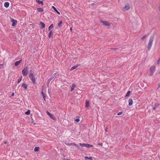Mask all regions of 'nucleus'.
<instances>
[{"mask_svg": "<svg viewBox=\"0 0 160 160\" xmlns=\"http://www.w3.org/2000/svg\"><path fill=\"white\" fill-rule=\"evenodd\" d=\"M159 106V104L158 103H156L155 104V105L153 107V109L154 110H155L156 109L158 108V107Z\"/></svg>", "mask_w": 160, "mask_h": 160, "instance_id": "1a4fd4ad", "label": "nucleus"}, {"mask_svg": "<svg viewBox=\"0 0 160 160\" xmlns=\"http://www.w3.org/2000/svg\"><path fill=\"white\" fill-rule=\"evenodd\" d=\"M130 8V7L129 5H127L125 6L123 8V9L126 10H128Z\"/></svg>", "mask_w": 160, "mask_h": 160, "instance_id": "4468645a", "label": "nucleus"}, {"mask_svg": "<svg viewBox=\"0 0 160 160\" xmlns=\"http://www.w3.org/2000/svg\"><path fill=\"white\" fill-rule=\"evenodd\" d=\"M22 60V59H21L19 61H16L15 62L14 65L16 66H18L20 64Z\"/></svg>", "mask_w": 160, "mask_h": 160, "instance_id": "9b49d317", "label": "nucleus"}, {"mask_svg": "<svg viewBox=\"0 0 160 160\" xmlns=\"http://www.w3.org/2000/svg\"><path fill=\"white\" fill-rule=\"evenodd\" d=\"M28 66L24 68L22 71V73L23 76H25L28 74Z\"/></svg>", "mask_w": 160, "mask_h": 160, "instance_id": "f03ea898", "label": "nucleus"}, {"mask_svg": "<svg viewBox=\"0 0 160 160\" xmlns=\"http://www.w3.org/2000/svg\"><path fill=\"white\" fill-rule=\"evenodd\" d=\"M4 143H5V144H6V143H7V142H6V141H5V142H4Z\"/></svg>", "mask_w": 160, "mask_h": 160, "instance_id": "49530a36", "label": "nucleus"}, {"mask_svg": "<svg viewBox=\"0 0 160 160\" xmlns=\"http://www.w3.org/2000/svg\"><path fill=\"white\" fill-rule=\"evenodd\" d=\"M154 39V37L153 36L149 38L148 42L152 44V42Z\"/></svg>", "mask_w": 160, "mask_h": 160, "instance_id": "9d476101", "label": "nucleus"}, {"mask_svg": "<svg viewBox=\"0 0 160 160\" xmlns=\"http://www.w3.org/2000/svg\"><path fill=\"white\" fill-rule=\"evenodd\" d=\"M38 10L39 12H42L43 11V10L41 8H38Z\"/></svg>", "mask_w": 160, "mask_h": 160, "instance_id": "c756f323", "label": "nucleus"}, {"mask_svg": "<svg viewBox=\"0 0 160 160\" xmlns=\"http://www.w3.org/2000/svg\"><path fill=\"white\" fill-rule=\"evenodd\" d=\"M36 2L38 3V4H41L42 5L43 4V2L42 1H41L39 0H36Z\"/></svg>", "mask_w": 160, "mask_h": 160, "instance_id": "4be33fe9", "label": "nucleus"}, {"mask_svg": "<svg viewBox=\"0 0 160 160\" xmlns=\"http://www.w3.org/2000/svg\"><path fill=\"white\" fill-rule=\"evenodd\" d=\"M131 92L130 91H128L127 93V94L125 96L126 97H128L129 96Z\"/></svg>", "mask_w": 160, "mask_h": 160, "instance_id": "7c9ffc66", "label": "nucleus"}, {"mask_svg": "<svg viewBox=\"0 0 160 160\" xmlns=\"http://www.w3.org/2000/svg\"><path fill=\"white\" fill-rule=\"evenodd\" d=\"M160 62V58L157 61V63L158 65H159Z\"/></svg>", "mask_w": 160, "mask_h": 160, "instance_id": "72a5a7b5", "label": "nucleus"}, {"mask_svg": "<svg viewBox=\"0 0 160 160\" xmlns=\"http://www.w3.org/2000/svg\"><path fill=\"white\" fill-rule=\"evenodd\" d=\"M156 67L155 65L151 66L150 68V73L149 75L152 76L154 72L155 71V69Z\"/></svg>", "mask_w": 160, "mask_h": 160, "instance_id": "7ed1b4c3", "label": "nucleus"}, {"mask_svg": "<svg viewBox=\"0 0 160 160\" xmlns=\"http://www.w3.org/2000/svg\"><path fill=\"white\" fill-rule=\"evenodd\" d=\"M22 76H21L18 79V83H19L22 80Z\"/></svg>", "mask_w": 160, "mask_h": 160, "instance_id": "c85d7f7f", "label": "nucleus"}, {"mask_svg": "<svg viewBox=\"0 0 160 160\" xmlns=\"http://www.w3.org/2000/svg\"><path fill=\"white\" fill-rule=\"evenodd\" d=\"M152 44L151 43H148V51H149L152 47Z\"/></svg>", "mask_w": 160, "mask_h": 160, "instance_id": "2eb2a0df", "label": "nucleus"}, {"mask_svg": "<svg viewBox=\"0 0 160 160\" xmlns=\"http://www.w3.org/2000/svg\"><path fill=\"white\" fill-rule=\"evenodd\" d=\"M43 98V99H44V100H45V96L44 95H42Z\"/></svg>", "mask_w": 160, "mask_h": 160, "instance_id": "58836bf2", "label": "nucleus"}, {"mask_svg": "<svg viewBox=\"0 0 160 160\" xmlns=\"http://www.w3.org/2000/svg\"><path fill=\"white\" fill-rule=\"evenodd\" d=\"M39 147H36L34 148V151L35 152H38L39 150Z\"/></svg>", "mask_w": 160, "mask_h": 160, "instance_id": "a878e982", "label": "nucleus"}, {"mask_svg": "<svg viewBox=\"0 0 160 160\" xmlns=\"http://www.w3.org/2000/svg\"><path fill=\"white\" fill-rule=\"evenodd\" d=\"M68 146L74 145L76 146V144L74 143H65Z\"/></svg>", "mask_w": 160, "mask_h": 160, "instance_id": "f3484780", "label": "nucleus"}, {"mask_svg": "<svg viewBox=\"0 0 160 160\" xmlns=\"http://www.w3.org/2000/svg\"><path fill=\"white\" fill-rule=\"evenodd\" d=\"M56 74L57 73H55L53 74L51 76L49 80H52L54 78L55 75H56Z\"/></svg>", "mask_w": 160, "mask_h": 160, "instance_id": "ddd939ff", "label": "nucleus"}, {"mask_svg": "<svg viewBox=\"0 0 160 160\" xmlns=\"http://www.w3.org/2000/svg\"><path fill=\"white\" fill-rule=\"evenodd\" d=\"M65 160H70L68 159H65Z\"/></svg>", "mask_w": 160, "mask_h": 160, "instance_id": "de8ad7c7", "label": "nucleus"}, {"mask_svg": "<svg viewBox=\"0 0 160 160\" xmlns=\"http://www.w3.org/2000/svg\"><path fill=\"white\" fill-rule=\"evenodd\" d=\"M25 113L26 115H29L30 113V110H28V111L25 112Z\"/></svg>", "mask_w": 160, "mask_h": 160, "instance_id": "2f4dec72", "label": "nucleus"}, {"mask_svg": "<svg viewBox=\"0 0 160 160\" xmlns=\"http://www.w3.org/2000/svg\"><path fill=\"white\" fill-rule=\"evenodd\" d=\"M107 131V129H106V131Z\"/></svg>", "mask_w": 160, "mask_h": 160, "instance_id": "09e8293b", "label": "nucleus"}, {"mask_svg": "<svg viewBox=\"0 0 160 160\" xmlns=\"http://www.w3.org/2000/svg\"><path fill=\"white\" fill-rule=\"evenodd\" d=\"M40 24L41 26V28H45V24L44 23L42 22H40Z\"/></svg>", "mask_w": 160, "mask_h": 160, "instance_id": "6ab92c4d", "label": "nucleus"}, {"mask_svg": "<svg viewBox=\"0 0 160 160\" xmlns=\"http://www.w3.org/2000/svg\"><path fill=\"white\" fill-rule=\"evenodd\" d=\"M86 106L85 107L86 108H88L89 106V102L88 101H86Z\"/></svg>", "mask_w": 160, "mask_h": 160, "instance_id": "aec40b11", "label": "nucleus"}, {"mask_svg": "<svg viewBox=\"0 0 160 160\" xmlns=\"http://www.w3.org/2000/svg\"><path fill=\"white\" fill-rule=\"evenodd\" d=\"M9 3L8 2H6L4 3V6L6 8H8L9 6Z\"/></svg>", "mask_w": 160, "mask_h": 160, "instance_id": "dca6fc26", "label": "nucleus"}, {"mask_svg": "<svg viewBox=\"0 0 160 160\" xmlns=\"http://www.w3.org/2000/svg\"><path fill=\"white\" fill-rule=\"evenodd\" d=\"M14 95V93L13 92L11 94V96H13Z\"/></svg>", "mask_w": 160, "mask_h": 160, "instance_id": "a19ab883", "label": "nucleus"}, {"mask_svg": "<svg viewBox=\"0 0 160 160\" xmlns=\"http://www.w3.org/2000/svg\"><path fill=\"white\" fill-rule=\"evenodd\" d=\"M43 98V99H44V100H45V96L44 95H42Z\"/></svg>", "mask_w": 160, "mask_h": 160, "instance_id": "4c0bfd02", "label": "nucleus"}, {"mask_svg": "<svg viewBox=\"0 0 160 160\" xmlns=\"http://www.w3.org/2000/svg\"><path fill=\"white\" fill-rule=\"evenodd\" d=\"M70 30L71 31H72V28H70Z\"/></svg>", "mask_w": 160, "mask_h": 160, "instance_id": "a18cd8bd", "label": "nucleus"}, {"mask_svg": "<svg viewBox=\"0 0 160 160\" xmlns=\"http://www.w3.org/2000/svg\"><path fill=\"white\" fill-rule=\"evenodd\" d=\"M52 8L53 9L57 12V13L60 15V12H59L57 9L54 6H52Z\"/></svg>", "mask_w": 160, "mask_h": 160, "instance_id": "a211bd4d", "label": "nucleus"}, {"mask_svg": "<svg viewBox=\"0 0 160 160\" xmlns=\"http://www.w3.org/2000/svg\"><path fill=\"white\" fill-rule=\"evenodd\" d=\"M11 21L12 22V27H15L17 23V21L16 20L12 18L11 19Z\"/></svg>", "mask_w": 160, "mask_h": 160, "instance_id": "39448f33", "label": "nucleus"}, {"mask_svg": "<svg viewBox=\"0 0 160 160\" xmlns=\"http://www.w3.org/2000/svg\"><path fill=\"white\" fill-rule=\"evenodd\" d=\"M29 76L30 79L32 81L33 84H36L37 83V82L36 81L35 77L33 75V74L32 73H30L29 74Z\"/></svg>", "mask_w": 160, "mask_h": 160, "instance_id": "f257e3e1", "label": "nucleus"}, {"mask_svg": "<svg viewBox=\"0 0 160 160\" xmlns=\"http://www.w3.org/2000/svg\"><path fill=\"white\" fill-rule=\"evenodd\" d=\"M75 146L77 147L78 149H79V147L77 144H76V146Z\"/></svg>", "mask_w": 160, "mask_h": 160, "instance_id": "37998d69", "label": "nucleus"}, {"mask_svg": "<svg viewBox=\"0 0 160 160\" xmlns=\"http://www.w3.org/2000/svg\"><path fill=\"white\" fill-rule=\"evenodd\" d=\"M85 160H92V158L91 157L88 158L87 157H85Z\"/></svg>", "mask_w": 160, "mask_h": 160, "instance_id": "393cba45", "label": "nucleus"}, {"mask_svg": "<svg viewBox=\"0 0 160 160\" xmlns=\"http://www.w3.org/2000/svg\"><path fill=\"white\" fill-rule=\"evenodd\" d=\"M4 68V65L3 64H0V68Z\"/></svg>", "mask_w": 160, "mask_h": 160, "instance_id": "473e14b6", "label": "nucleus"}, {"mask_svg": "<svg viewBox=\"0 0 160 160\" xmlns=\"http://www.w3.org/2000/svg\"><path fill=\"white\" fill-rule=\"evenodd\" d=\"M22 87L24 88L25 89H27V85L25 83H23L22 84Z\"/></svg>", "mask_w": 160, "mask_h": 160, "instance_id": "412c9836", "label": "nucleus"}, {"mask_svg": "<svg viewBox=\"0 0 160 160\" xmlns=\"http://www.w3.org/2000/svg\"><path fill=\"white\" fill-rule=\"evenodd\" d=\"M53 35V33H52V31H50V32L49 34H48V37L49 38H51L52 35Z\"/></svg>", "mask_w": 160, "mask_h": 160, "instance_id": "b1692460", "label": "nucleus"}, {"mask_svg": "<svg viewBox=\"0 0 160 160\" xmlns=\"http://www.w3.org/2000/svg\"><path fill=\"white\" fill-rule=\"evenodd\" d=\"M53 27V24H52L50 26L48 27V30L50 31Z\"/></svg>", "mask_w": 160, "mask_h": 160, "instance_id": "5701e85b", "label": "nucleus"}, {"mask_svg": "<svg viewBox=\"0 0 160 160\" xmlns=\"http://www.w3.org/2000/svg\"><path fill=\"white\" fill-rule=\"evenodd\" d=\"M158 10H159V12H160V14H159V18H160V5L159 6V8H158Z\"/></svg>", "mask_w": 160, "mask_h": 160, "instance_id": "e433bc0d", "label": "nucleus"}, {"mask_svg": "<svg viewBox=\"0 0 160 160\" xmlns=\"http://www.w3.org/2000/svg\"><path fill=\"white\" fill-rule=\"evenodd\" d=\"M78 66V65H76V66H73V67H72L71 68L70 70L72 71V70H73V69L76 68Z\"/></svg>", "mask_w": 160, "mask_h": 160, "instance_id": "bb28decb", "label": "nucleus"}, {"mask_svg": "<svg viewBox=\"0 0 160 160\" xmlns=\"http://www.w3.org/2000/svg\"><path fill=\"white\" fill-rule=\"evenodd\" d=\"M98 144L100 145H101V146H102V143H98Z\"/></svg>", "mask_w": 160, "mask_h": 160, "instance_id": "c03bdc74", "label": "nucleus"}, {"mask_svg": "<svg viewBox=\"0 0 160 160\" xmlns=\"http://www.w3.org/2000/svg\"><path fill=\"white\" fill-rule=\"evenodd\" d=\"M62 21H60L58 24V26L59 27H62Z\"/></svg>", "mask_w": 160, "mask_h": 160, "instance_id": "cd10ccee", "label": "nucleus"}, {"mask_svg": "<svg viewBox=\"0 0 160 160\" xmlns=\"http://www.w3.org/2000/svg\"><path fill=\"white\" fill-rule=\"evenodd\" d=\"M76 86V85L75 83H72V87L71 88L70 91H73L74 89V88Z\"/></svg>", "mask_w": 160, "mask_h": 160, "instance_id": "f8f14e48", "label": "nucleus"}, {"mask_svg": "<svg viewBox=\"0 0 160 160\" xmlns=\"http://www.w3.org/2000/svg\"><path fill=\"white\" fill-rule=\"evenodd\" d=\"M146 37V36L142 37V39H144Z\"/></svg>", "mask_w": 160, "mask_h": 160, "instance_id": "ea45409f", "label": "nucleus"}, {"mask_svg": "<svg viewBox=\"0 0 160 160\" xmlns=\"http://www.w3.org/2000/svg\"><path fill=\"white\" fill-rule=\"evenodd\" d=\"M75 121L77 122H78L80 121V119L79 118H76L75 119Z\"/></svg>", "mask_w": 160, "mask_h": 160, "instance_id": "f704fd0d", "label": "nucleus"}, {"mask_svg": "<svg viewBox=\"0 0 160 160\" xmlns=\"http://www.w3.org/2000/svg\"><path fill=\"white\" fill-rule=\"evenodd\" d=\"M79 145L81 147H86L88 148H90V147H92L93 146L92 145H90L89 144L87 143H80Z\"/></svg>", "mask_w": 160, "mask_h": 160, "instance_id": "20e7f679", "label": "nucleus"}, {"mask_svg": "<svg viewBox=\"0 0 160 160\" xmlns=\"http://www.w3.org/2000/svg\"><path fill=\"white\" fill-rule=\"evenodd\" d=\"M47 114L53 120H56V118L52 114L50 113L48 111L47 112Z\"/></svg>", "mask_w": 160, "mask_h": 160, "instance_id": "0eeeda50", "label": "nucleus"}, {"mask_svg": "<svg viewBox=\"0 0 160 160\" xmlns=\"http://www.w3.org/2000/svg\"><path fill=\"white\" fill-rule=\"evenodd\" d=\"M101 22L103 25L105 26H111V24L110 23L108 22H107L106 21H103L102 20L100 21Z\"/></svg>", "mask_w": 160, "mask_h": 160, "instance_id": "423d86ee", "label": "nucleus"}, {"mask_svg": "<svg viewBox=\"0 0 160 160\" xmlns=\"http://www.w3.org/2000/svg\"><path fill=\"white\" fill-rule=\"evenodd\" d=\"M122 114V112H119L118 113L117 115H121Z\"/></svg>", "mask_w": 160, "mask_h": 160, "instance_id": "c9c22d12", "label": "nucleus"}, {"mask_svg": "<svg viewBox=\"0 0 160 160\" xmlns=\"http://www.w3.org/2000/svg\"><path fill=\"white\" fill-rule=\"evenodd\" d=\"M41 94H42V95H44V93L42 91L41 92Z\"/></svg>", "mask_w": 160, "mask_h": 160, "instance_id": "79ce46f5", "label": "nucleus"}, {"mask_svg": "<svg viewBox=\"0 0 160 160\" xmlns=\"http://www.w3.org/2000/svg\"><path fill=\"white\" fill-rule=\"evenodd\" d=\"M128 105L129 106H132L133 103V101L132 99H129L128 100Z\"/></svg>", "mask_w": 160, "mask_h": 160, "instance_id": "6e6552de", "label": "nucleus"}]
</instances>
